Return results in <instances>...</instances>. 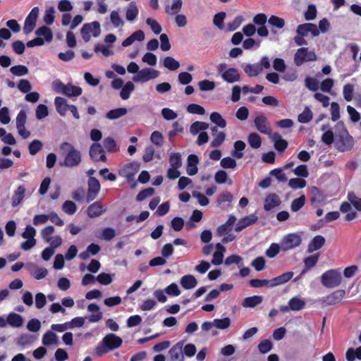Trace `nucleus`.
<instances>
[{"instance_id":"obj_49","label":"nucleus","mask_w":361,"mask_h":361,"mask_svg":"<svg viewBox=\"0 0 361 361\" xmlns=\"http://www.w3.org/2000/svg\"><path fill=\"white\" fill-rule=\"evenodd\" d=\"M213 324L214 327L221 330H224L230 326L231 319L228 317H225L224 319H215L213 320Z\"/></svg>"},{"instance_id":"obj_47","label":"nucleus","mask_w":361,"mask_h":361,"mask_svg":"<svg viewBox=\"0 0 361 361\" xmlns=\"http://www.w3.org/2000/svg\"><path fill=\"white\" fill-rule=\"evenodd\" d=\"M210 120L212 123H215L217 126L224 128L226 126V120L218 112H213L210 115Z\"/></svg>"},{"instance_id":"obj_64","label":"nucleus","mask_w":361,"mask_h":361,"mask_svg":"<svg viewBox=\"0 0 361 361\" xmlns=\"http://www.w3.org/2000/svg\"><path fill=\"white\" fill-rule=\"evenodd\" d=\"M265 262L266 260L263 257H257L251 262V266L253 267L257 271H261L265 267Z\"/></svg>"},{"instance_id":"obj_34","label":"nucleus","mask_w":361,"mask_h":361,"mask_svg":"<svg viewBox=\"0 0 361 361\" xmlns=\"http://www.w3.org/2000/svg\"><path fill=\"white\" fill-rule=\"evenodd\" d=\"M82 94V88L71 83L66 85L63 94L68 97H78Z\"/></svg>"},{"instance_id":"obj_4","label":"nucleus","mask_w":361,"mask_h":361,"mask_svg":"<svg viewBox=\"0 0 361 361\" xmlns=\"http://www.w3.org/2000/svg\"><path fill=\"white\" fill-rule=\"evenodd\" d=\"M341 274L337 269H330L326 271L321 276V282L322 285L329 288L338 286L341 283Z\"/></svg>"},{"instance_id":"obj_41","label":"nucleus","mask_w":361,"mask_h":361,"mask_svg":"<svg viewBox=\"0 0 361 361\" xmlns=\"http://www.w3.org/2000/svg\"><path fill=\"white\" fill-rule=\"evenodd\" d=\"M36 35L39 37H44V39L47 42L51 41L53 35L49 28L46 26H42L38 28L35 32Z\"/></svg>"},{"instance_id":"obj_32","label":"nucleus","mask_w":361,"mask_h":361,"mask_svg":"<svg viewBox=\"0 0 361 361\" xmlns=\"http://www.w3.org/2000/svg\"><path fill=\"white\" fill-rule=\"evenodd\" d=\"M42 342L44 345L49 346L51 345H58V336L52 331H47L43 336Z\"/></svg>"},{"instance_id":"obj_31","label":"nucleus","mask_w":361,"mask_h":361,"mask_svg":"<svg viewBox=\"0 0 361 361\" xmlns=\"http://www.w3.org/2000/svg\"><path fill=\"white\" fill-rule=\"evenodd\" d=\"M263 298L260 295H253L250 297L245 298L243 302L242 305L244 307H250L254 308L256 306L259 305L262 302Z\"/></svg>"},{"instance_id":"obj_52","label":"nucleus","mask_w":361,"mask_h":361,"mask_svg":"<svg viewBox=\"0 0 361 361\" xmlns=\"http://www.w3.org/2000/svg\"><path fill=\"white\" fill-rule=\"evenodd\" d=\"M312 118V112L310 109L307 106L304 111L298 115V120L301 123H307Z\"/></svg>"},{"instance_id":"obj_27","label":"nucleus","mask_w":361,"mask_h":361,"mask_svg":"<svg viewBox=\"0 0 361 361\" xmlns=\"http://www.w3.org/2000/svg\"><path fill=\"white\" fill-rule=\"evenodd\" d=\"M293 276V272L292 271H288L286 272L279 276H276L271 280H269L270 281V287H274L276 286L284 284L285 283L288 282L290 279Z\"/></svg>"},{"instance_id":"obj_55","label":"nucleus","mask_w":361,"mask_h":361,"mask_svg":"<svg viewBox=\"0 0 361 361\" xmlns=\"http://www.w3.org/2000/svg\"><path fill=\"white\" fill-rule=\"evenodd\" d=\"M62 210L68 215L73 214L77 210L76 204L71 200H66L62 205Z\"/></svg>"},{"instance_id":"obj_14","label":"nucleus","mask_w":361,"mask_h":361,"mask_svg":"<svg viewBox=\"0 0 361 361\" xmlns=\"http://www.w3.org/2000/svg\"><path fill=\"white\" fill-rule=\"evenodd\" d=\"M345 294L343 290H337L330 295L324 297L322 299V302L326 305H332L339 302Z\"/></svg>"},{"instance_id":"obj_28","label":"nucleus","mask_w":361,"mask_h":361,"mask_svg":"<svg viewBox=\"0 0 361 361\" xmlns=\"http://www.w3.org/2000/svg\"><path fill=\"white\" fill-rule=\"evenodd\" d=\"M216 248L217 250L213 254L212 263L214 265H219L223 262L226 248L221 243H217L216 245Z\"/></svg>"},{"instance_id":"obj_24","label":"nucleus","mask_w":361,"mask_h":361,"mask_svg":"<svg viewBox=\"0 0 361 361\" xmlns=\"http://www.w3.org/2000/svg\"><path fill=\"white\" fill-rule=\"evenodd\" d=\"M325 238L320 235H316L309 243L307 252L312 253L320 249L325 243Z\"/></svg>"},{"instance_id":"obj_6","label":"nucleus","mask_w":361,"mask_h":361,"mask_svg":"<svg viewBox=\"0 0 361 361\" xmlns=\"http://www.w3.org/2000/svg\"><path fill=\"white\" fill-rule=\"evenodd\" d=\"M302 243L300 235L297 233H290L285 235L281 243V249L288 251L298 247Z\"/></svg>"},{"instance_id":"obj_50","label":"nucleus","mask_w":361,"mask_h":361,"mask_svg":"<svg viewBox=\"0 0 361 361\" xmlns=\"http://www.w3.org/2000/svg\"><path fill=\"white\" fill-rule=\"evenodd\" d=\"M110 20L115 27H123L125 23L117 11H111L110 14Z\"/></svg>"},{"instance_id":"obj_43","label":"nucleus","mask_w":361,"mask_h":361,"mask_svg":"<svg viewBox=\"0 0 361 361\" xmlns=\"http://www.w3.org/2000/svg\"><path fill=\"white\" fill-rule=\"evenodd\" d=\"M245 143L243 141H236L234 143L235 150L232 152V155L237 159L243 158L244 154L242 151L245 149Z\"/></svg>"},{"instance_id":"obj_11","label":"nucleus","mask_w":361,"mask_h":361,"mask_svg":"<svg viewBox=\"0 0 361 361\" xmlns=\"http://www.w3.org/2000/svg\"><path fill=\"white\" fill-rule=\"evenodd\" d=\"M296 33L298 35L307 36L311 33L312 37H317L319 35V30L315 24L311 23H306L300 24L297 27Z\"/></svg>"},{"instance_id":"obj_5","label":"nucleus","mask_w":361,"mask_h":361,"mask_svg":"<svg viewBox=\"0 0 361 361\" xmlns=\"http://www.w3.org/2000/svg\"><path fill=\"white\" fill-rule=\"evenodd\" d=\"M317 60V55L314 51L308 50L307 47H302L297 50L294 56V63L300 66L305 62L314 61Z\"/></svg>"},{"instance_id":"obj_10","label":"nucleus","mask_w":361,"mask_h":361,"mask_svg":"<svg viewBox=\"0 0 361 361\" xmlns=\"http://www.w3.org/2000/svg\"><path fill=\"white\" fill-rule=\"evenodd\" d=\"M88 189L86 197L87 202H90L96 199L101 189L99 180L94 177H90L87 182Z\"/></svg>"},{"instance_id":"obj_15","label":"nucleus","mask_w":361,"mask_h":361,"mask_svg":"<svg viewBox=\"0 0 361 361\" xmlns=\"http://www.w3.org/2000/svg\"><path fill=\"white\" fill-rule=\"evenodd\" d=\"M254 123H255V126L256 128L260 133L266 134V135H271V130L270 126L269 125L267 118L264 116H263V115L257 116L255 118Z\"/></svg>"},{"instance_id":"obj_3","label":"nucleus","mask_w":361,"mask_h":361,"mask_svg":"<svg viewBox=\"0 0 361 361\" xmlns=\"http://www.w3.org/2000/svg\"><path fill=\"white\" fill-rule=\"evenodd\" d=\"M123 343L122 339L114 334L106 335L100 344L96 348L95 352L98 356L107 353L110 350L118 348Z\"/></svg>"},{"instance_id":"obj_30","label":"nucleus","mask_w":361,"mask_h":361,"mask_svg":"<svg viewBox=\"0 0 361 361\" xmlns=\"http://www.w3.org/2000/svg\"><path fill=\"white\" fill-rule=\"evenodd\" d=\"M99 307L97 304L91 303L88 305L87 310L94 313L89 317V321L90 322H97L102 319V313L99 311Z\"/></svg>"},{"instance_id":"obj_22","label":"nucleus","mask_w":361,"mask_h":361,"mask_svg":"<svg viewBox=\"0 0 361 361\" xmlns=\"http://www.w3.org/2000/svg\"><path fill=\"white\" fill-rule=\"evenodd\" d=\"M199 162V159L197 155L195 154H190L188 157V164H187V173L189 176H194L197 173V165Z\"/></svg>"},{"instance_id":"obj_12","label":"nucleus","mask_w":361,"mask_h":361,"mask_svg":"<svg viewBox=\"0 0 361 361\" xmlns=\"http://www.w3.org/2000/svg\"><path fill=\"white\" fill-rule=\"evenodd\" d=\"M183 341H179L169 350L168 361L184 360V355L183 353Z\"/></svg>"},{"instance_id":"obj_19","label":"nucleus","mask_w":361,"mask_h":361,"mask_svg":"<svg viewBox=\"0 0 361 361\" xmlns=\"http://www.w3.org/2000/svg\"><path fill=\"white\" fill-rule=\"evenodd\" d=\"M222 78L228 83H233L238 82L240 80V76L238 71L234 68H230L226 70L221 74Z\"/></svg>"},{"instance_id":"obj_2","label":"nucleus","mask_w":361,"mask_h":361,"mask_svg":"<svg viewBox=\"0 0 361 361\" xmlns=\"http://www.w3.org/2000/svg\"><path fill=\"white\" fill-rule=\"evenodd\" d=\"M338 129H341L339 134L335 141V147L340 152L350 150L354 145L353 138L348 133L343 122H338L336 125Z\"/></svg>"},{"instance_id":"obj_16","label":"nucleus","mask_w":361,"mask_h":361,"mask_svg":"<svg viewBox=\"0 0 361 361\" xmlns=\"http://www.w3.org/2000/svg\"><path fill=\"white\" fill-rule=\"evenodd\" d=\"M258 217L255 214H250L240 219L235 228L236 232H240L246 227L257 222Z\"/></svg>"},{"instance_id":"obj_7","label":"nucleus","mask_w":361,"mask_h":361,"mask_svg":"<svg viewBox=\"0 0 361 361\" xmlns=\"http://www.w3.org/2000/svg\"><path fill=\"white\" fill-rule=\"evenodd\" d=\"M81 35L85 42H88L90 39V34L95 37H98L101 32L100 24L97 21H94L91 23H85L81 28Z\"/></svg>"},{"instance_id":"obj_53","label":"nucleus","mask_w":361,"mask_h":361,"mask_svg":"<svg viewBox=\"0 0 361 361\" xmlns=\"http://www.w3.org/2000/svg\"><path fill=\"white\" fill-rule=\"evenodd\" d=\"M182 0H173L172 5L170 7L166 8V12L170 15L178 13L182 8Z\"/></svg>"},{"instance_id":"obj_51","label":"nucleus","mask_w":361,"mask_h":361,"mask_svg":"<svg viewBox=\"0 0 361 361\" xmlns=\"http://www.w3.org/2000/svg\"><path fill=\"white\" fill-rule=\"evenodd\" d=\"M268 23L273 27H276L277 29H282L285 26V20L283 18L274 15L271 16L268 19Z\"/></svg>"},{"instance_id":"obj_63","label":"nucleus","mask_w":361,"mask_h":361,"mask_svg":"<svg viewBox=\"0 0 361 361\" xmlns=\"http://www.w3.org/2000/svg\"><path fill=\"white\" fill-rule=\"evenodd\" d=\"M220 165L224 169H235L237 163L234 159L227 157L221 160Z\"/></svg>"},{"instance_id":"obj_57","label":"nucleus","mask_w":361,"mask_h":361,"mask_svg":"<svg viewBox=\"0 0 361 361\" xmlns=\"http://www.w3.org/2000/svg\"><path fill=\"white\" fill-rule=\"evenodd\" d=\"M226 16L225 12H219L214 15L213 18V23L216 25L219 29L222 30L224 28V21Z\"/></svg>"},{"instance_id":"obj_42","label":"nucleus","mask_w":361,"mask_h":361,"mask_svg":"<svg viewBox=\"0 0 361 361\" xmlns=\"http://www.w3.org/2000/svg\"><path fill=\"white\" fill-rule=\"evenodd\" d=\"M134 84L130 81L127 82L121 89L120 92L121 97L125 100L128 99L130 97V93L134 90Z\"/></svg>"},{"instance_id":"obj_21","label":"nucleus","mask_w":361,"mask_h":361,"mask_svg":"<svg viewBox=\"0 0 361 361\" xmlns=\"http://www.w3.org/2000/svg\"><path fill=\"white\" fill-rule=\"evenodd\" d=\"M271 140L274 142V147L279 152H283L288 147V142L283 140L280 134L274 133L270 135Z\"/></svg>"},{"instance_id":"obj_13","label":"nucleus","mask_w":361,"mask_h":361,"mask_svg":"<svg viewBox=\"0 0 361 361\" xmlns=\"http://www.w3.org/2000/svg\"><path fill=\"white\" fill-rule=\"evenodd\" d=\"M90 156L94 161H106V157L104 151L99 144L94 143L90 148Z\"/></svg>"},{"instance_id":"obj_40","label":"nucleus","mask_w":361,"mask_h":361,"mask_svg":"<svg viewBox=\"0 0 361 361\" xmlns=\"http://www.w3.org/2000/svg\"><path fill=\"white\" fill-rule=\"evenodd\" d=\"M163 64L164 67L172 71L178 69L180 67L179 62L171 56H166L164 59Z\"/></svg>"},{"instance_id":"obj_23","label":"nucleus","mask_w":361,"mask_h":361,"mask_svg":"<svg viewBox=\"0 0 361 361\" xmlns=\"http://www.w3.org/2000/svg\"><path fill=\"white\" fill-rule=\"evenodd\" d=\"M54 104L57 112L62 116H64L66 115L67 111L69 109V107L71 106V104H68L67 103L66 99L61 97H56L55 98Z\"/></svg>"},{"instance_id":"obj_56","label":"nucleus","mask_w":361,"mask_h":361,"mask_svg":"<svg viewBox=\"0 0 361 361\" xmlns=\"http://www.w3.org/2000/svg\"><path fill=\"white\" fill-rule=\"evenodd\" d=\"M306 184H307V183L305 179L298 178H291L288 181V185L291 188L295 189V190L303 188L306 186Z\"/></svg>"},{"instance_id":"obj_33","label":"nucleus","mask_w":361,"mask_h":361,"mask_svg":"<svg viewBox=\"0 0 361 361\" xmlns=\"http://www.w3.org/2000/svg\"><path fill=\"white\" fill-rule=\"evenodd\" d=\"M7 324L13 327L19 328L23 324V318L17 313H10L7 317Z\"/></svg>"},{"instance_id":"obj_59","label":"nucleus","mask_w":361,"mask_h":361,"mask_svg":"<svg viewBox=\"0 0 361 361\" xmlns=\"http://www.w3.org/2000/svg\"><path fill=\"white\" fill-rule=\"evenodd\" d=\"M146 23L150 27L151 30L154 34L159 35L161 33L162 30L161 26L156 20L148 18L146 20Z\"/></svg>"},{"instance_id":"obj_38","label":"nucleus","mask_w":361,"mask_h":361,"mask_svg":"<svg viewBox=\"0 0 361 361\" xmlns=\"http://www.w3.org/2000/svg\"><path fill=\"white\" fill-rule=\"evenodd\" d=\"M244 71L250 76H257L259 73L262 72V67L256 64H247L243 68Z\"/></svg>"},{"instance_id":"obj_18","label":"nucleus","mask_w":361,"mask_h":361,"mask_svg":"<svg viewBox=\"0 0 361 361\" xmlns=\"http://www.w3.org/2000/svg\"><path fill=\"white\" fill-rule=\"evenodd\" d=\"M26 192L25 185H20L14 191L11 197V204L13 207H16L20 205L23 200Z\"/></svg>"},{"instance_id":"obj_46","label":"nucleus","mask_w":361,"mask_h":361,"mask_svg":"<svg viewBox=\"0 0 361 361\" xmlns=\"http://www.w3.org/2000/svg\"><path fill=\"white\" fill-rule=\"evenodd\" d=\"M290 309L293 311H298L304 308L305 302L298 298H293L288 302Z\"/></svg>"},{"instance_id":"obj_37","label":"nucleus","mask_w":361,"mask_h":361,"mask_svg":"<svg viewBox=\"0 0 361 361\" xmlns=\"http://www.w3.org/2000/svg\"><path fill=\"white\" fill-rule=\"evenodd\" d=\"M209 128V124L202 121H195L192 123L190 127V133L192 135H197L200 131L205 130Z\"/></svg>"},{"instance_id":"obj_44","label":"nucleus","mask_w":361,"mask_h":361,"mask_svg":"<svg viewBox=\"0 0 361 361\" xmlns=\"http://www.w3.org/2000/svg\"><path fill=\"white\" fill-rule=\"evenodd\" d=\"M247 141L251 147L258 149L262 145L260 136L256 133H252L247 137Z\"/></svg>"},{"instance_id":"obj_45","label":"nucleus","mask_w":361,"mask_h":361,"mask_svg":"<svg viewBox=\"0 0 361 361\" xmlns=\"http://www.w3.org/2000/svg\"><path fill=\"white\" fill-rule=\"evenodd\" d=\"M103 145L108 152H115L118 149L115 140L111 137H106L103 141Z\"/></svg>"},{"instance_id":"obj_20","label":"nucleus","mask_w":361,"mask_h":361,"mask_svg":"<svg viewBox=\"0 0 361 361\" xmlns=\"http://www.w3.org/2000/svg\"><path fill=\"white\" fill-rule=\"evenodd\" d=\"M27 268L29 269L31 274L37 280L42 279L45 278L48 274V271L46 268H39L36 264L32 263L28 264Z\"/></svg>"},{"instance_id":"obj_25","label":"nucleus","mask_w":361,"mask_h":361,"mask_svg":"<svg viewBox=\"0 0 361 361\" xmlns=\"http://www.w3.org/2000/svg\"><path fill=\"white\" fill-rule=\"evenodd\" d=\"M139 13L138 7L135 1H131L126 10V18L128 21H134Z\"/></svg>"},{"instance_id":"obj_17","label":"nucleus","mask_w":361,"mask_h":361,"mask_svg":"<svg viewBox=\"0 0 361 361\" xmlns=\"http://www.w3.org/2000/svg\"><path fill=\"white\" fill-rule=\"evenodd\" d=\"M281 203V201L279 196L275 193H271L266 197L264 200V209L266 211H270L279 206Z\"/></svg>"},{"instance_id":"obj_9","label":"nucleus","mask_w":361,"mask_h":361,"mask_svg":"<svg viewBox=\"0 0 361 361\" xmlns=\"http://www.w3.org/2000/svg\"><path fill=\"white\" fill-rule=\"evenodd\" d=\"M38 15L39 8L37 7H34L29 15L26 17L23 26V32L25 35L30 33L35 29Z\"/></svg>"},{"instance_id":"obj_39","label":"nucleus","mask_w":361,"mask_h":361,"mask_svg":"<svg viewBox=\"0 0 361 361\" xmlns=\"http://www.w3.org/2000/svg\"><path fill=\"white\" fill-rule=\"evenodd\" d=\"M214 180L218 184H224L228 181L229 185L233 183L231 180H228V173L224 170H219L214 175Z\"/></svg>"},{"instance_id":"obj_35","label":"nucleus","mask_w":361,"mask_h":361,"mask_svg":"<svg viewBox=\"0 0 361 361\" xmlns=\"http://www.w3.org/2000/svg\"><path fill=\"white\" fill-rule=\"evenodd\" d=\"M128 112L126 108L121 107L109 111L106 114V117L109 120L118 119L125 116Z\"/></svg>"},{"instance_id":"obj_48","label":"nucleus","mask_w":361,"mask_h":361,"mask_svg":"<svg viewBox=\"0 0 361 361\" xmlns=\"http://www.w3.org/2000/svg\"><path fill=\"white\" fill-rule=\"evenodd\" d=\"M305 204V196L301 195L298 198L293 200L290 204V209L293 212L299 211Z\"/></svg>"},{"instance_id":"obj_36","label":"nucleus","mask_w":361,"mask_h":361,"mask_svg":"<svg viewBox=\"0 0 361 361\" xmlns=\"http://www.w3.org/2000/svg\"><path fill=\"white\" fill-rule=\"evenodd\" d=\"M319 257V254L317 253L307 257L304 259L305 269L301 272V275H303L308 269L314 267L317 264Z\"/></svg>"},{"instance_id":"obj_26","label":"nucleus","mask_w":361,"mask_h":361,"mask_svg":"<svg viewBox=\"0 0 361 361\" xmlns=\"http://www.w3.org/2000/svg\"><path fill=\"white\" fill-rule=\"evenodd\" d=\"M104 212L105 209L99 202H95L90 204L87 210V215L90 218L99 216Z\"/></svg>"},{"instance_id":"obj_58","label":"nucleus","mask_w":361,"mask_h":361,"mask_svg":"<svg viewBox=\"0 0 361 361\" xmlns=\"http://www.w3.org/2000/svg\"><path fill=\"white\" fill-rule=\"evenodd\" d=\"M171 167L180 168L182 166L181 156L180 153H172L169 157Z\"/></svg>"},{"instance_id":"obj_54","label":"nucleus","mask_w":361,"mask_h":361,"mask_svg":"<svg viewBox=\"0 0 361 361\" xmlns=\"http://www.w3.org/2000/svg\"><path fill=\"white\" fill-rule=\"evenodd\" d=\"M311 201L312 202H321L324 200V196L321 190L316 186L311 188Z\"/></svg>"},{"instance_id":"obj_61","label":"nucleus","mask_w":361,"mask_h":361,"mask_svg":"<svg viewBox=\"0 0 361 361\" xmlns=\"http://www.w3.org/2000/svg\"><path fill=\"white\" fill-rule=\"evenodd\" d=\"M305 87L311 91H317L319 88V81L314 78L307 77L305 80Z\"/></svg>"},{"instance_id":"obj_29","label":"nucleus","mask_w":361,"mask_h":361,"mask_svg":"<svg viewBox=\"0 0 361 361\" xmlns=\"http://www.w3.org/2000/svg\"><path fill=\"white\" fill-rule=\"evenodd\" d=\"M180 283L183 288L188 290L195 288L197 281L192 275H185L180 279Z\"/></svg>"},{"instance_id":"obj_8","label":"nucleus","mask_w":361,"mask_h":361,"mask_svg":"<svg viewBox=\"0 0 361 361\" xmlns=\"http://www.w3.org/2000/svg\"><path fill=\"white\" fill-rule=\"evenodd\" d=\"M159 75V72L154 68H144L133 78L135 82H146L150 80L155 79Z\"/></svg>"},{"instance_id":"obj_1","label":"nucleus","mask_w":361,"mask_h":361,"mask_svg":"<svg viewBox=\"0 0 361 361\" xmlns=\"http://www.w3.org/2000/svg\"><path fill=\"white\" fill-rule=\"evenodd\" d=\"M60 153L63 157V161L59 163L60 166L74 168L81 163V152L69 142H64L61 144Z\"/></svg>"},{"instance_id":"obj_62","label":"nucleus","mask_w":361,"mask_h":361,"mask_svg":"<svg viewBox=\"0 0 361 361\" xmlns=\"http://www.w3.org/2000/svg\"><path fill=\"white\" fill-rule=\"evenodd\" d=\"M10 71L16 76H23L28 73V69L23 65L15 66L11 68Z\"/></svg>"},{"instance_id":"obj_60","label":"nucleus","mask_w":361,"mask_h":361,"mask_svg":"<svg viewBox=\"0 0 361 361\" xmlns=\"http://www.w3.org/2000/svg\"><path fill=\"white\" fill-rule=\"evenodd\" d=\"M54 13L55 9L53 6H51L46 10L44 16V21L47 25H51L53 24L55 18Z\"/></svg>"}]
</instances>
